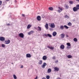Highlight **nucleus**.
Here are the masks:
<instances>
[{"label": "nucleus", "mask_w": 79, "mask_h": 79, "mask_svg": "<svg viewBox=\"0 0 79 79\" xmlns=\"http://www.w3.org/2000/svg\"><path fill=\"white\" fill-rule=\"evenodd\" d=\"M78 10H79V4L77 5L76 6V7H75L73 8V11H77Z\"/></svg>", "instance_id": "f257e3e1"}, {"label": "nucleus", "mask_w": 79, "mask_h": 79, "mask_svg": "<svg viewBox=\"0 0 79 79\" xmlns=\"http://www.w3.org/2000/svg\"><path fill=\"white\" fill-rule=\"evenodd\" d=\"M50 24V26L52 28H55V24H54V23H52Z\"/></svg>", "instance_id": "f03ea898"}, {"label": "nucleus", "mask_w": 79, "mask_h": 79, "mask_svg": "<svg viewBox=\"0 0 79 79\" xmlns=\"http://www.w3.org/2000/svg\"><path fill=\"white\" fill-rule=\"evenodd\" d=\"M4 43L5 44H9L10 43V40H8L5 41Z\"/></svg>", "instance_id": "7ed1b4c3"}, {"label": "nucleus", "mask_w": 79, "mask_h": 79, "mask_svg": "<svg viewBox=\"0 0 79 79\" xmlns=\"http://www.w3.org/2000/svg\"><path fill=\"white\" fill-rule=\"evenodd\" d=\"M19 36L21 38H24V34L23 33H19Z\"/></svg>", "instance_id": "20e7f679"}, {"label": "nucleus", "mask_w": 79, "mask_h": 79, "mask_svg": "<svg viewBox=\"0 0 79 79\" xmlns=\"http://www.w3.org/2000/svg\"><path fill=\"white\" fill-rule=\"evenodd\" d=\"M0 40L1 41H5V38L4 37H0Z\"/></svg>", "instance_id": "39448f33"}, {"label": "nucleus", "mask_w": 79, "mask_h": 79, "mask_svg": "<svg viewBox=\"0 0 79 79\" xmlns=\"http://www.w3.org/2000/svg\"><path fill=\"white\" fill-rule=\"evenodd\" d=\"M46 66H47V63L45 62H44L43 65H42V67L43 68H45Z\"/></svg>", "instance_id": "423d86ee"}, {"label": "nucleus", "mask_w": 79, "mask_h": 79, "mask_svg": "<svg viewBox=\"0 0 79 79\" xmlns=\"http://www.w3.org/2000/svg\"><path fill=\"white\" fill-rule=\"evenodd\" d=\"M58 8L59 10H58V12H59V13H60L61 11H62V10H63V9H62V8L60 7H58Z\"/></svg>", "instance_id": "0eeeda50"}, {"label": "nucleus", "mask_w": 79, "mask_h": 79, "mask_svg": "<svg viewBox=\"0 0 79 79\" xmlns=\"http://www.w3.org/2000/svg\"><path fill=\"white\" fill-rule=\"evenodd\" d=\"M36 19H37L38 21H40L41 20V17L40 16H37Z\"/></svg>", "instance_id": "6e6552de"}, {"label": "nucleus", "mask_w": 79, "mask_h": 79, "mask_svg": "<svg viewBox=\"0 0 79 79\" xmlns=\"http://www.w3.org/2000/svg\"><path fill=\"white\" fill-rule=\"evenodd\" d=\"M43 60H46L47 59V57L46 56H44L42 58Z\"/></svg>", "instance_id": "1a4fd4ad"}, {"label": "nucleus", "mask_w": 79, "mask_h": 79, "mask_svg": "<svg viewBox=\"0 0 79 79\" xmlns=\"http://www.w3.org/2000/svg\"><path fill=\"white\" fill-rule=\"evenodd\" d=\"M26 56L27 58H31V55L30 54H27Z\"/></svg>", "instance_id": "9d476101"}, {"label": "nucleus", "mask_w": 79, "mask_h": 79, "mask_svg": "<svg viewBox=\"0 0 79 79\" xmlns=\"http://www.w3.org/2000/svg\"><path fill=\"white\" fill-rule=\"evenodd\" d=\"M54 69L55 71H59V68L56 67L55 68H54Z\"/></svg>", "instance_id": "9b49d317"}, {"label": "nucleus", "mask_w": 79, "mask_h": 79, "mask_svg": "<svg viewBox=\"0 0 79 79\" xmlns=\"http://www.w3.org/2000/svg\"><path fill=\"white\" fill-rule=\"evenodd\" d=\"M47 47H48V48H50L52 50H53V49H54V47H50L49 46H48Z\"/></svg>", "instance_id": "f8f14e48"}, {"label": "nucleus", "mask_w": 79, "mask_h": 79, "mask_svg": "<svg viewBox=\"0 0 79 79\" xmlns=\"http://www.w3.org/2000/svg\"><path fill=\"white\" fill-rule=\"evenodd\" d=\"M51 72H52V69H48L47 71L48 73H51Z\"/></svg>", "instance_id": "ddd939ff"}, {"label": "nucleus", "mask_w": 79, "mask_h": 79, "mask_svg": "<svg viewBox=\"0 0 79 79\" xmlns=\"http://www.w3.org/2000/svg\"><path fill=\"white\" fill-rule=\"evenodd\" d=\"M60 48L61 49H64V45H62L60 46Z\"/></svg>", "instance_id": "4468645a"}, {"label": "nucleus", "mask_w": 79, "mask_h": 79, "mask_svg": "<svg viewBox=\"0 0 79 79\" xmlns=\"http://www.w3.org/2000/svg\"><path fill=\"white\" fill-rule=\"evenodd\" d=\"M45 27L46 29H48V23H46L45 25Z\"/></svg>", "instance_id": "2eb2a0df"}, {"label": "nucleus", "mask_w": 79, "mask_h": 79, "mask_svg": "<svg viewBox=\"0 0 79 79\" xmlns=\"http://www.w3.org/2000/svg\"><path fill=\"white\" fill-rule=\"evenodd\" d=\"M64 34H61V38H62V39H63L64 38Z\"/></svg>", "instance_id": "dca6fc26"}, {"label": "nucleus", "mask_w": 79, "mask_h": 79, "mask_svg": "<svg viewBox=\"0 0 79 79\" xmlns=\"http://www.w3.org/2000/svg\"><path fill=\"white\" fill-rule=\"evenodd\" d=\"M52 35L54 37H55V36H56V32H54L52 33Z\"/></svg>", "instance_id": "f3484780"}, {"label": "nucleus", "mask_w": 79, "mask_h": 79, "mask_svg": "<svg viewBox=\"0 0 79 79\" xmlns=\"http://www.w3.org/2000/svg\"><path fill=\"white\" fill-rule=\"evenodd\" d=\"M33 33H34L33 31H31L28 33V35H31V34H33Z\"/></svg>", "instance_id": "a211bd4d"}, {"label": "nucleus", "mask_w": 79, "mask_h": 79, "mask_svg": "<svg viewBox=\"0 0 79 79\" xmlns=\"http://www.w3.org/2000/svg\"><path fill=\"white\" fill-rule=\"evenodd\" d=\"M42 63V60H40L38 62V64L40 65Z\"/></svg>", "instance_id": "6ab92c4d"}, {"label": "nucleus", "mask_w": 79, "mask_h": 79, "mask_svg": "<svg viewBox=\"0 0 79 79\" xmlns=\"http://www.w3.org/2000/svg\"><path fill=\"white\" fill-rule=\"evenodd\" d=\"M67 56L68 58H71L72 57V56L70 55H69L68 56Z\"/></svg>", "instance_id": "aec40b11"}, {"label": "nucleus", "mask_w": 79, "mask_h": 79, "mask_svg": "<svg viewBox=\"0 0 79 79\" xmlns=\"http://www.w3.org/2000/svg\"><path fill=\"white\" fill-rule=\"evenodd\" d=\"M48 9L49 10H50V11H52V10H53V8L52 7H49Z\"/></svg>", "instance_id": "412c9836"}, {"label": "nucleus", "mask_w": 79, "mask_h": 79, "mask_svg": "<svg viewBox=\"0 0 79 79\" xmlns=\"http://www.w3.org/2000/svg\"><path fill=\"white\" fill-rule=\"evenodd\" d=\"M38 31H41V30L42 29L41 27H40L39 26H38Z\"/></svg>", "instance_id": "4be33fe9"}, {"label": "nucleus", "mask_w": 79, "mask_h": 79, "mask_svg": "<svg viewBox=\"0 0 79 79\" xmlns=\"http://www.w3.org/2000/svg\"><path fill=\"white\" fill-rule=\"evenodd\" d=\"M67 25L69 26H72V23L71 22H69L68 23Z\"/></svg>", "instance_id": "5701e85b"}, {"label": "nucleus", "mask_w": 79, "mask_h": 79, "mask_svg": "<svg viewBox=\"0 0 79 79\" xmlns=\"http://www.w3.org/2000/svg\"><path fill=\"white\" fill-rule=\"evenodd\" d=\"M31 25H28L27 27V29H30V28H31Z\"/></svg>", "instance_id": "b1692460"}, {"label": "nucleus", "mask_w": 79, "mask_h": 79, "mask_svg": "<svg viewBox=\"0 0 79 79\" xmlns=\"http://www.w3.org/2000/svg\"><path fill=\"white\" fill-rule=\"evenodd\" d=\"M67 46L69 47H71V44L69 43H67Z\"/></svg>", "instance_id": "393cba45"}, {"label": "nucleus", "mask_w": 79, "mask_h": 79, "mask_svg": "<svg viewBox=\"0 0 79 79\" xmlns=\"http://www.w3.org/2000/svg\"><path fill=\"white\" fill-rule=\"evenodd\" d=\"M46 77L47 79H50V76L49 75L46 76Z\"/></svg>", "instance_id": "a878e982"}, {"label": "nucleus", "mask_w": 79, "mask_h": 79, "mask_svg": "<svg viewBox=\"0 0 79 79\" xmlns=\"http://www.w3.org/2000/svg\"><path fill=\"white\" fill-rule=\"evenodd\" d=\"M60 28L61 29H64V27L63 26H60Z\"/></svg>", "instance_id": "bb28decb"}, {"label": "nucleus", "mask_w": 79, "mask_h": 79, "mask_svg": "<svg viewBox=\"0 0 79 79\" xmlns=\"http://www.w3.org/2000/svg\"><path fill=\"white\" fill-rule=\"evenodd\" d=\"M73 40L74 42H77V39H76V38H74L73 39Z\"/></svg>", "instance_id": "cd10ccee"}, {"label": "nucleus", "mask_w": 79, "mask_h": 79, "mask_svg": "<svg viewBox=\"0 0 79 79\" xmlns=\"http://www.w3.org/2000/svg\"><path fill=\"white\" fill-rule=\"evenodd\" d=\"M13 77H14V78L15 79H17V77H16V75L15 74L13 75Z\"/></svg>", "instance_id": "c85d7f7f"}, {"label": "nucleus", "mask_w": 79, "mask_h": 79, "mask_svg": "<svg viewBox=\"0 0 79 79\" xmlns=\"http://www.w3.org/2000/svg\"><path fill=\"white\" fill-rule=\"evenodd\" d=\"M65 18H67V19H69V17L67 15H66L65 16Z\"/></svg>", "instance_id": "c756f323"}, {"label": "nucleus", "mask_w": 79, "mask_h": 79, "mask_svg": "<svg viewBox=\"0 0 79 79\" xmlns=\"http://www.w3.org/2000/svg\"><path fill=\"white\" fill-rule=\"evenodd\" d=\"M64 27L66 29H68L69 28V27H68L66 25H64Z\"/></svg>", "instance_id": "7c9ffc66"}, {"label": "nucleus", "mask_w": 79, "mask_h": 79, "mask_svg": "<svg viewBox=\"0 0 79 79\" xmlns=\"http://www.w3.org/2000/svg\"><path fill=\"white\" fill-rule=\"evenodd\" d=\"M49 37H52V35L50 34H48V36Z\"/></svg>", "instance_id": "2f4dec72"}, {"label": "nucleus", "mask_w": 79, "mask_h": 79, "mask_svg": "<svg viewBox=\"0 0 79 79\" xmlns=\"http://www.w3.org/2000/svg\"><path fill=\"white\" fill-rule=\"evenodd\" d=\"M43 36H45L46 37H48V34H45L44 35H43Z\"/></svg>", "instance_id": "473e14b6"}, {"label": "nucleus", "mask_w": 79, "mask_h": 79, "mask_svg": "<svg viewBox=\"0 0 79 79\" xmlns=\"http://www.w3.org/2000/svg\"><path fill=\"white\" fill-rule=\"evenodd\" d=\"M69 3L70 4H73V2L72 1H70L69 2Z\"/></svg>", "instance_id": "72a5a7b5"}, {"label": "nucleus", "mask_w": 79, "mask_h": 79, "mask_svg": "<svg viewBox=\"0 0 79 79\" xmlns=\"http://www.w3.org/2000/svg\"><path fill=\"white\" fill-rule=\"evenodd\" d=\"M2 47L4 48V47H5V45L2 44Z\"/></svg>", "instance_id": "f704fd0d"}, {"label": "nucleus", "mask_w": 79, "mask_h": 79, "mask_svg": "<svg viewBox=\"0 0 79 79\" xmlns=\"http://www.w3.org/2000/svg\"><path fill=\"white\" fill-rule=\"evenodd\" d=\"M65 6L66 8H68V5H66Z\"/></svg>", "instance_id": "c9c22d12"}, {"label": "nucleus", "mask_w": 79, "mask_h": 79, "mask_svg": "<svg viewBox=\"0 0 79 79\" xmlns=\"http://www.w3.org/2000/svg\"><path fill=\"white\" fill-rule=\"evenodd\" d=\"M71 48V47L70 46H67V49H69V48Z\"/></svg>", "instance_id": "e433bc0d"}, {"label": "nucleus", "mask_w": 79, "mask_h": 79, "mask_svg": "<svg viewBox=\"0 0 79 79\" xmlns=\"http://www.w3.org/2000/svg\"><path fill=\"white\" fill-rule=\"evenodd\" d=\"M52 59H53V60H55V59H56V57H55V56H53L52 57Z\"/></svg>", "instance_id": "4c0bfd02"}, {"label": "nucleus", "mask_w": 79, "mask_h": 79, "mask_svg": "<svg viewBox=\"0 0 79 79\" xmlns=\"http://www.w3.org/2000/svg\"><path fill=\"white\" fill-rule=\"evenodd\" d=\"M22 16H23V17H25V15L23 14H22Z\"/></svg>", "instance_id": "58836bf2"}, {"label": "nucleus", "mask_w": 79, "mask_h": 79, "mask_svg": "<svg viewBox=\"0 0 79 79\" xmlns=\"http://www.w3.org/2000/svg\"><path fill=\"white\" fill-rule=\"evenodd\" d=\"M55 63H58V60H56L55 61Z\"/></svg>", "instance_id": "ea45409f"}, {"label": "nucleus", "mask_w": 79, "mask_h": 79, "mask_svg": "<svg viewBox=\"0 0 79 79\" xmlns=\"http://www.w3.org/2000/svg\"><path fill=\"white\" fill-rule=\"evenodd\" d=\"M2 3V1H0V5H1Z\"/></svg>", "instance_id": "a19ab883"}, {"label": "nucleus", "mask_w": 79, "mask_h": 79, "mask_svg": "<svg viewBox=\"0 0 79 79\" xmlns=\"http://www.w3.org/2000/svg\"><path fill=\"white\" fill-rule=\"evenodd\" d=\"M42 17L43 18H45V16H44V15H42Z\"/></svg>", "instance_id": "79ce46f5"}, {"label": "nucleus", "mask_w": 79, "mask_h": 79, "mask_svg": "<svg viewBox=\"0 0 79 79\" xmlns=\"http://www.w3.org/2000/svg\"><path fill=\"white\" fill-rule=\"evenodd\" d=\"M23 68V65H22L21 66L20 68Z\"/></svg>", "instance_id": "37998d69"}, {"label": "nucleus", "mask_w": 79, "mask_h": 79, "mask_svg": "<svg viewBox=\"0 0 79 79\" xmlns=\"http://www.w3.org/2000/svg\"><path fill=\"white\" fill-rule=\"evenodd\" d=\"M38 78V77L36 76L35 78H34V79H37Z\"/></svg>", "instance_id": "c03bdc74"}, {"label": "nucleus", "mask_w": 79, "mask_h": 79, "mask_svg": "<svg viewBox=\"0 0 79 79\" xmlns=\"http://www.w3.org/2000/svg\"><path fill=\"white\" fill-rule=\"evenodd\" d=\"M10 23L7 24V26H10Z\"/></svg>", "instance_id": "a18cd8bd"}, {"label": "nucleus", "mask_w": 79, "mask_h": 79, "mask_svg": "<svg viewBox=\"0 0 79 79\" xmlns=\"http://www.w3.org/2000/svg\"><path fill=\"white\" fill-rule=\"evenodd\" d=\"M56 79H61V78L60 77H58L56 78Z\"/></svg>", "instance_id": "49530a36"}, {"label": "nucleus", "mask_w": 79, "mask_h": 79, "mask_svg": "<svg viewBox=\"0 0 79 79\" xmlns=\"http://www.w3.org/2000/svg\"><path fill=\"white\" fill-rule=\"evenodd\" d=\"M68 35H66V37H68Z\"/></svg>", "instance_id": "de8ad7c7"}, {"label": "nucleus", "mask_w": 79, "mask_h": 79, "mask_svg": "<svg viewBox=\"0 0 79 79\" xmlns=\"http://www.w3.org/2000/svg\"><path fill=\"white\" fill-rule=\"evenodd\" d=\"M76 1H77V2H79V0H76Z\"/></svg>", "instance_id": "09e8293b"}, {"label": "nucleus", "mask_w": 79, "mask_h": 79, "mask_svg": "<svg viewBox=\"0 0 79 79\" xmlns=\"http://www.w3.org/2000/svg\"><path fill=\"white\" fill-rule=\"evenodd\" d=\"M15 2H17V1H15Z\"/></svg>", "instance_id": "8fccbe9b"}]
</instances>
